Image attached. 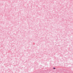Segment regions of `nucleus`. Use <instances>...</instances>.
<instances>
[{
	"instance_id": "1",
	"label": "nucleus",
	"mask_w": 73,
	"mask_h": 73,
	"mask_svg": "<svg viewBox=\"0 0 73 73\" xmlns=\"http://www.w3.org/2000/svg\"><path fill=\"white\" fill-rule=\"evenodd\" d=\"M53 69H56V68H53Z\"/></svg>"
}]
</instances>
